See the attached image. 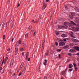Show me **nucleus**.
I'll return each mask as SVG.
<instances>
[{
	"instance_id": "nucleus-14",
	"label": "nucleus",
	"mask_w": 79,
	"mask_h": 79,
	"mask_svg": "<svg viewBox=\"0 0 79 79\" xmlns=\"http://www.w3.org/2000/svg\"><path fill=\"white\" fill-rule=\"evenodd\" d=\"M70 22H71V23L72 24H73V25H76V23L74 22H73V21H70Z\"/></svg>"
},
{
	"instance_id": "nucleus-27",
	"label": "nucleus",
	"mask_w": 79,
	"mask_h": 79,
	"mask_svg": "<svg viewBox=\"0 0 79 79\" xmlns=\"http://www.w3.org/2000/svg\"><path fill=\"white\" fill-rule=\"evenodd\" d=\"M73 68L69 69V71H70V72H71V71H73Z\"/></svg>"
},
{
	"instance_id": "nucleus-26",
	"label": "nucleus",
	"mask_w": 79,
	"mask_h": 79,
	"mask_svg": "<svg viewBox=\"0 0 79 79\" xmlns=\"http://www.w3.org/2000/svg\"><path fill=\"white\" fill-rule=\"evenodd\" d=\"M20 51H23V48H21L20 49Z\"/></svg>"
},
{
	"instance_id": "nucleus-7",
	"label": "nucleus",
	"mask_w": 79,
	"mask_h": 79,
	"mask_svg": "<svg viewBox=\"0 0 79 79\" xmlns=\"http://www.w3.org/2000/svg\"><path fill=\"white\" fill-rule=\"evenodd\" d=\"M58 27L59 29H63V28H64V26H61L60 25H58Z\"/></svg>"
},
{
	"instance_id": "nucleus-29",
	"label": "nucleus",
	"mask_w": 79,
	"mask_h": 79,
	"mask_svg": "<svg viewBox=\"0 0 79 79\" xmlns=\"http://www.w3.org/2000/svg\"><path fill=\"white\" fill-rule=\"evenodd\" d=\"M75 10H79V9H78V8L77 7H75Z\"/></svg>"
},
{
	"instance_id": "nucleus-20",
	"label": "nucleus",
	"mask_w": 79,
	"mask_h": 79,
	"mask_svg": "<svg viewBox=\"0 0 79 79\" xmlns=\"http://www.w3.org/2000/svg\"><path fill=\"white\" fill-rule=\"evenodd\" d=\"M26 67L25 66L24 69L23 70V71L24 72H25V71H26Z\"/></svg>"
},
{
	"instance_id": "nucleus-42",
	"label": "nucleus",
	"mask_w": 79,
	"mask_h": 79,
	"mask_svg": "<svg viewBox=\"0 0 79 79\" xmlns=\"http://www.w3.org/2000/svg\"><path fill=\"white\" fill-rule=\"evenodd\" d=\"M47 76H45L44 77V79H47Z\"/></svg>"
},
{
	"instance_id": "nucleus-9",
	"label": "nucleus",
	"mask_w": 79,
	"mask_h": 79,
	"mask_svg": "<svg viewBox=\"0 0 79 79\" xmlns=\"http://www.w3.org/2000/svg\"><path fill=\"white\" fill-rule=\"evenodd\" d=\"M6 59L5 60H4V61H3V60L2 62V64L1 66H2V65H3V64L4 63V64H5L6 63Z\"/></svg>"
},
{
	"instance_id": "nucleus-11",
	"label": "nucleus",
	"mask_w": 79,
	"mask_h": 79,
	"mask_svg": "<svg viewBox=\"0 0 79 79\" xmlns=\"http://www.w3.org/2000/svg\"><path fill=\"white\" fill-rule=\"evenodd\" d=\"M73 67V65L72 64H69V69H70V68H71Z\"/></svg>"
},
{
	"instance_id": "nucleus-28",
	"label": "nucleus",
	"mask_w": 79,
	"mask_h": 79,
	"mask_svg": "<svg viewBox=\"0 0 79 79\" xmlns=\"http://www.w3.org/2000/svg\"><path fill=\"white\" fill-rule=\"evenodd\" d=\"M74 68L75 71H77V69L76 67H75Z\"/></svg>"
},
{
	"instance_id": "nucleus-43",
	"label": "nucleus",
	"mask_w": 79,
	"mask_h": 79,
	"mask_svg": "<svg viewBox=\"0 0 79 79\" xmlns=\"http://www.w3.org/2000/svg\"><path fill=\"white\" fill-rule=\"evenodd\" d=\"M28 57H29V56H26V59H27V60Z\"/></svg>"
},
{
	"instance_id": "nucleus-36",
	"label": "nucleus",
	"mask_w": 79,
	"mask_h": 79,
	"mask_svg": "<svg viewBox=\"0 0 79 79\" xmlns=\"http://www.w3.org/2000/svg\"><path fill=\"white\" fill-rule=\"evenodd\" d=\"M29 52H27V56H29Z\"/></svg>"
},
{
	"instance_id": "nucleus-52",
	"label": "nucleus",
	"mask_w": 79,
	"mask_h": 79,
	"mask_svg": "<svg viewBox=\"0 0 79 79\" xmlns=\"http://www.w3.org/2000/svg\"><path fill=\"white\" fill-rule=\"evenodd\" d=\"M3 69H2V67H0V70L1 71V70H2Z\"/></svg>"
},
{
	"instance_id": "nucleus-33",
	"label": "nucleus",
	"mask_w": 79,
	"mask_h": 79,
	"mask_svg": "<svg viewBox=\"0 0 79 79\" xmlns=\"http://www.w3.org/2000/svg\"><path fill=\"white\" fill-rule=\"evenodd\" d=\"M68 55H69V56H72V55L70 53H68Z\"/></svg>"
},
{
	"instance_id": "nucleus-56",
	"label": "nucleus",
	"mask_w": 79,
	"mask_h": 79,
	"mask_svg": "<svg viewBox=\"0 0 79 79\" xmlns=\"http://www.w3.org/2000/svg\"><path fill=\"white\" fill-rule=\"evenodd\" d=\"M22 55L23 56H24V52L22 53Z\"/></svg>"
},
{
	"instance_id": "nucleus-50",
	"label": "nucleus",
	"mask_w": 79,
	"mask_h": 79,
	"mask_svg": "<svg viewBox=\"0 0 79 79\" xmlns=\"http://www.w3.org/2000/svg\"><path fill=\"white\" fill-rule=\"evenodd\" d=\"M69 26H71V24H72V23H69Z\"/></svg>"
},
{
	"instance_id": "nucleus-39",
	"label": "nucleus",
	"mask_w": 79,
	"mask_h": 79,
	"mask_svg": "<svg viewBox=\"0 0 79 79\" xmlns=\"http://www.w3.org/2000/svg\"><path fill=\"white\" fill-rule=\"evenodd\" d=\"M10 48L8 49H7V51L8 52H10Z\"/></svg>"
},
{
	"instance_id": "nucleus-45",
	"label": "nucleus",
	"mask_w": 79,
	"mask_h": 79,
	"mask_svg": "<svg viewBox=\"0 0 79 79\" xmlns=\"http://www.w3.org/2000/svg\"><path fill=\"white\" fill-rule=\"evenodd\" d=\"M19 6H20V4H19L17 6V8H18V7H19Z\"/></svg>"
},
{
	"instance_id": "nucleus-18",
	"label": "nucleus",
	"mask_w": 79,
	"mask_h": 79,
	"mask_svg": "<svg viewBox=\"0 0 79 79\" xmlns=\"http://www.w3.org/2000/svg\"><path fill=\"white\" fill-rule=\"evenodd\" d=\"M69 51L70 52H72L73 53V52H74V50L72 49H71Z\"/></svg>"
},
{
	"instance_id": "nucleus-41",
	"label": "nucleus",
	"mask_w": 79,
	"mask_h": 79,
	"mask_svg": "<svg viewBox=\"0 0 79 79\" xmlns=\"http://www.w3.org/2000/svg\"><path fill=\"white\" fill-rule=\"evenodd\" d=\"M44 47L42 46V50H43H43H44Z\"/></svg>"
},
{
	"instance_id": "nucleus-34",
	"label": "nucleus",
	"mask_w": 79,
	"mask_h": 79,
	"mask_svg": "<svg viewBox=\"0 0 79 79\" xmlns=\"http://www.w3.org/2000/svg\"><path fill=\"white\" fill-rule=\"evenodd\" d=\"M65 8L66 9H69V8H68V7L66 6L65 7Z\"/></svg>"
},
{
	"instance_id": "nucleus-5",
	"label": "nucleus",
	"mask_w": 79,
	"mask_h": 79,
	"mask_svg": "<svg viewBox=\"0 0 79 79\" xmlns=\"http://www.w3.org/2000/svg\"><path fill=\"white\" fill-rule=\"evenodd\" d=\"M69 24V22H64V25L67 27H68V26H67V25H68Z\"/></svg>"
},
{
	"instance_id": "nucleus-10",
	"label": "nucleus",
	"mask_w": 79,
	"mask_h": 79,
	"mask_svg": "<svg viewBox=\"0 0 79 79\" xmlns=\"http://www.w3.org/2000/svg\"><path fill=\"white\" fill-rule=\"evenodd\" d=\"M73 42H78V40L76 39H73Z\"/></svg>"
},
{
	"instance_id": "nucleus-40",
	"label": "nucleus",
	"mask_w": 79,
	"mask_h": 79,
	"mask_svg": "<svg viewBox=\"0 0 79 79\" xmlns=\"http://www.w3.org/2000/svg\"><path fill=\"white\" fill-rule=\"evenodd\" d=\"M63 40L64 42H66V39H64Z\"/></svg>"
},
{
	"instance_id": "nucleus-61",
	"label": "nucleus",
	"mask_w": 79,
	"mask_h": 79,
	"mask_svg": "<svg viewBox=\"0 0 79 79\" xmlns=\"http://www.w3.org/2000/svg\"><path fill=\"white\" fill-rule=\"evenodd\" d=\"M5 60V59H4V57H3V62L4 61V60Z\"/></svg>"
},
{
	"instance_id": "nucleus-38",
	"label": "nucleus",
	"mask_w": 79,
	"mask_h": 79,
	"mask_svg": "<svg viewBox=\"0 0 79 79\" xmlns=\"http://www.w3.org/2000/svg\"><path fill=\"white\" fill-rule=\"evenodd\" d=\"M45 8H46V7H45V6H43V9H45Z\"/></svg>"
},
{
	"instance_id": "nucleus-37",
	"label": "nucleus",
	"mask_w": 79,
	"mask_h": 79,
	"mask_svg": "<svg viewBox=\"0 0 79 79\" xmlns=\"http://www.w3.org/2000/svg\"><path fill=\"white\" fill-rule=\"evenodd\" d=\"M73 65L74 66V67H76V64L75 63H73Z\"/></svg>"
},
{
	"instance_id": "nucleus-1",
	"label": "nucleus",
	"mask_w": 79,
	"mask_h": 79,
	"mask_svg": "<svg viewBox=\"0 0 79 79\" xmlns=\"http://www.w3.org/2000/svg\"><path fill=\"white\" fill-rule=\"evenodd\" d=\"M59 45L60 47H63L65 45V43L63 41L60 42L59 43Z\"/></svg>"
},
{
	"instance_id": "nucleus-12",
	"label": "nucleus",
	"mask_w": 79,
	"mask_h": 79,
	"mask_svg": "<svg viewBox=\"0 0 79 79\" xmlns=\"http://www.w3.org/2000/svg\"><path fill=\"white\" fill-rule=\"evenodd\" d=\"M69 46L67 45V46H64L63 47V48L64 49H66V48H69Z\"/></svg>"
},
{
	"instance_id": "nucleus-4",
	"label": "nucleus",
	"mask_w": 79,
	"mask_h": 79,
	"mask_svg": "<svg viewBox=\"0 0 79 79\" xmlns=\"http://www.w3.org/2000/svg\"><path fill=\"white\" fill-rule=\"evenodd\" d=\"M76 21L75 22L76 23H79V18H77L76 17V18L75 19Z\"/></svg>"
},
{
	"instance_id": "nucleus-35",
	"label": "nucleus",
	"mask_w": 79,
	"mask_h": 79,
	"mask_svg": "<svg viewBox=\"0 0 79 79\" xmlns=\"http://www.w3.org/2000/svg\"><path fill=\"white\" fill-rule=\"evenodd\" d=\"M59 58H61V55H60V54H59Z\"/></svg>"
},
{
	"instance_id": "nucleus-60",
	"label": "nucleus",
	"mask_w": 79,
	"mask_h": 79,
	"mask_svg": "<svg viewBox=\"0 0 79 79\" xmlns=\"http://www.w3.org/2000/svg\"><path fill=\"white\" fill-rule=\"evenodd\" d=\"M49 2V0H46V2Z\"/></svg>"
},
{
	"instance_id": "nucleus-16",
	"label": "nucleus",
	"mask_w": 79,
	"mask_h": 79,
	"mask_svg": "<svg viewBox=\"0 0 79 79\" xmlns=\"http://www.w3.org/2000/svg\"><path fill=\"white\" fill-rule=\"evenodd\" d=\"M71 15L72 16H74L75 15H76V14L74 12H72L71 13Z\"/></svg>"
},
{
	"instance_id": "nucleus-30",
	"label": "nucleus",
	"mask_w": 79,
	"mask_h": 79,
	"mask_svg": "<svg viewBox=\"0 0 79 79\" xmlns=\"http://www.w3.org/2000/svg\"><path fill=\"white\" fill-rule=\"evenodd\" d=\"M3 23H2L1 24V25H0V26H3Z\"/></svg>"
},
{
	"instance_id": "nucleus-8",
	"label": "nucleus",
	"mask_w": 79,
	"mask_h": 79,
	"mask_svg": "<svg viewBox=\"0 0 79 79\" xmlns=\"http://www.w3.org/2000/svg\"><path fill=\"white\" fill-rule=\"evenodd\" d=\"M61 36L62 37L64 38V37H67V35L66 34H62L61 35Z\"/></svg>"
},
{
	"instance_id": "nucleus-31",
	"label": "nucleus",
	"mask_w": 79,
	"mask_h": 79,
	"mask_svg": "<svg viewBox=\"0 0 79 79\" xmlns=\"http://www.w3.org/2000/svg\"><path fill=\"white\" fill-rule=\"evenodd\" d=\"M55 44H56V46H58V43H57V42H56Z\"/></svg>"
},
{
	"instance_id": "nucleus-6",
	"label": "nucleus",
	"mask_w": 79,
	"mask_h": 79,
	"mask_svg": "<svg viewBox=\"0 0 79 79\" xmlns=\"http://www.w3.org/2000/svg\"><path fill=\"white\" fill-rule=\"evenodd\" d=\"M74 49L77 50V51H79V47L77 46H76L74 47Z\"/></svg>"
},
{
	"instance_id": "nucleus-32",
	"label": "nucleus",
	"mask_w": 79,
	"mask_h": 79,
	"mask_svg": "<svg viewBox=\"0 0 79 79\" xmlns=\"http://www.w3.org/2000/svg\"><path fill=\"white\" fill-rule=\"evenodd\" d=\"M5 35H3V40L5 39Z\"/></svg>"
},
{
	"instance_id": "nucleus-15",
	"label": "nucleus",
	"mask_w": 79,
	"mask_h": 79,
	"mask_svg": "<svg viewBox=\"0 0 79 79\" xmlns=\"http://www.w3.org/2000/svg\"><path fill=\"white\" fill-rule=\"evenodd\" d=\"M69 18L71 19H73V16H71V15H69Z\"/></svg>"
},
{
	"instance_id": "nucleus-23",
	"label": "nucleus",
	"mask_w": 79,
	"mask_h": 79,
	"mask_svg": "<svg viewBox=\"0 0 79 79\" xmlns=\"http://www.w3.org/2000/svg\"><path fill=\"white\" fill-rule=\"evenodd\" d=\"M43 6H45V7H46V6H47V4H45L44 3Z\"/></svg>"
},
{
	"instance_id": "nucleus-3",
	"label": "nucleus",
	"mask_w": 79,
	"mask_h": 79,
	"mask_svg": "<svg viewBox=\"0 0 79 79\" xmlns=\"http://www.w3.org/2000/svg\"><path fill=\"white\" fill-rule=\"evenodd\" d=\"M73 30L75 32L79 31V28L78 27H74L73 28Z\"/></svg>"
},
{
	"instance_id": "nucleus-13",
	"label": "nucleus",
	"mask_w": 79,
	"mask_h": 79,
	"mask_svg": "<svg viewBox=\"0 0 79 79\" xmlns=\"http://www.w3.org/2000/svg\"><path fill=\"white\" fill-rule=\"evenodd\" d=\"M28 33H27L25 35V38H27L28 37Z\"/></svg>"
},
{
	"instance_id": "nucleus-22",
	"label": "nucleus",
	"mask_w": 79,
	"mask_h": 79,
	"mask_svg": "<svg viewBox=\"0 0 79 79\" xmlns=\"http://www.w3.org/2000/svg\"><path fill=\"white\" fill-rule=\"evenodd\" d=\"M18 50V48H15V52H17Z\"/></svg>"
},
{
	"instance_id": "nucleus-2",
	"label": "nucleus",
	"mask_w": 79,
	"mask_h": 79,
	"mask_svg": "<svg viewBox=\"0 0 79 79\" xmlns=\"http://www.w3.org/2000/svg\"><path fill=\"white\" fill-rule=\"evenodd\" d=\"M67 69H66L65 70V71H62L61 73L60 74L62 75H64V74H66V71H67Z\"/></svg>"
},
{
	"instance_id": "nucleus-57",
	"label": "nucleus",
	"mask_w": 79,
	"mask_h": 79,
	"mask_svg": "<svg viewBox=\"0 0 79 79\" xmlns=\"http://www.w3.org/2000/svg\"><path fill=\"white\" fill-rule=\"evenodd\" d=\"M8 57H6V60H7V59H8Z\"/></svg>"
},
{
	"instance_id": "nucleus-47",
	"label": "nucleus",
	"mask_w": 79,
	"mask_h": 79,
	"mask_svg": "<svg viewBox=\"0 0 79 79\" xmlns=\"http://www.w3.org/2000/svg\"><path fill=\"white\" fill-rule=\"evenodd\" d=\"M32 22H33V23H35V22H34V20H33Z\"/></svg>"
},
{
	"instance_id": "nucleus-55",
	"label": "nucleus",
	"mask_w": 79,
	"mask_h": 79,
	"mask_svg": "<svg viewBox=\"0 0 79 79\" xmlns=\"http://www.w3.org/2000/svg\"><path fill=\"white\" fill-rule=\"evenodd\" d=\"M77 55H78V56H79V52H78L77 54Z\"/></svg>"
},
{
	"instance_id": "nucleus-53",
	"label": "nucleus",
	"mask_w": 79,
	"mask_h": 79,
	"mask_svg": "<svg viewBox=\"0 0 79 79\" xmlns=\"http://www.w3.org/2000/svg\"><path fill=\"white\" fill-rule=\"evenodd\" d=\"M18 44H16V45H15L16 47H18Z\"/></svg>"
},
{
	"instance_id": "nucleus-48",
	"label": "nucleus",
	"mask_w": 79,
	"mask_h": 79,
	"mask_svg": "<svg viewBox=\"0 0 79 79\" xmlns=\"http://www.w3.org/2000/svg\"><path fill=\"white\" fill-rule=\"evenodd\" d=\"M30 60H31V59L30 58H28V61H30Z\"/></svg>"
},
{
	"instance_id": "nucleus-63",
	"label": "nucleus",
	"mask_w": 79,
	"mask_h": 79,
	"mask_svg": "<svg viewBox=\"0 0 79 79\" xmlns=\"http://www.w3.org/2000/svg\"><path fill=\"white\" fill-rule=\"evenodd\" d=\"M13 38L12 39V42H13Z\"/></svg>"
},
{
	"instance_id": "nucleus-54",
	"label": "nucleus",
	"mask_w": 79,
	"mask_h": 79,
	"mask_svg": "<svg viewBox=\"0 0 79 79\" xmlns=\"http://www.w3.org/2000/svg\"><path fill=\"white\" fill-rule=\"evenodd\" d=\"M56 34V35H59V33L57 32Z\"/></svg>"
},
{
	"instance_id": "nucleus-51",
	"label": "nucleus",
	"mask_w": 79,
	"mask_h": 79,
	"mask_svg": "<svg viewBox=\"0 0 79 79\" xmlns=\"http://www.w3.org/2000/svg\"><path fill=\"white\" fill-rule=\"evenodd\" d=\"M44 65H47V64H46V62H44Z\"/></svg>"
},
{
	"instance_id": "nucleus-24",
	"label": "nucleus",
	"mask_w": 79,
	"mask_h": 79,
	"mask_svg": "<svg viewBox=\"0 0 79 79\" xmlns=\"http://www.w3.org/2000/svg\"><path fill=\"white\" fill-rule=\"evenodd\" d=\"M48 51L46 53H45V55H46L47 56V55H48Z\"/></svg>"
},
{
	"instance_id": "nucleus-21",
	"label": "nucleus",
	"mask_w": 79,
	"mask_h": 79,
	"mask_svg": "<svg viewBox=\"0 0 79 79\" xmlns=\"http://www.w3.org/2000/svg\"><path fill=\"white\" fill-rule=\"evenodd\" d=\"M61 50V49H57V51L58 52H60Z\"/></svg>"
},
{
	"instance_id": "nucleus-62",
	"label": "nucleus",
	"mask_w": 79,
	"mask_h": 79,
	"mask_svg": "<svg viewBox=\"0 0 79 79\" xmlns=\"http://www.w3.org/2000/svg\"><path fill=\"white\" fill-rule=\"evenodd\" d=\"M15 73H14V74H13V76H15Z\"/></svg>"
},
{
	"instance_id": "nucleus-58",
	"label": "nucleus",
	"mask_w": 79,
	"mask_h": 79,
	"mask_svg": "<svg viewBox=\"0 0 79 79\" xmlns=\"http://www.w3.org/2000/svg\"><path fill=\"white\" fill-rule=\"evenodd\" d=\"M2 61V60L1 59H0V62H1Z\"/></svg>"
},
{
	"instance_id": "nucleus-19",
	"label": "nucleus",
	"mask_w": 79,
	"mask_h": 79,
	"mask_svg": "<svg viewBox=\"0 0 79 79\" xmlns=\"http://www.w3.org/2000/svg\"><path fill=\"white\" fill-rule=\"evenodd\" d=\"M0 73H1L2 74L3 73H4V70H0Z\"/></svg>"
},
{
	"instance_id": "nucleus-59",
	"label": "nucleus",
	"mask_w": 79,
	"mask_h": 79,
	"mask_svg": "<svg viewBox=\"0 0 79 79\" xmlns=\"http://www.w3.org/2000/svg\"><path fill=\"white\" fill-rule=\"evenodd\" d=\"M45 41L44 40V42L43 44V45H44V43H45Z\"/></svg>"
},
{
	"instance_id": "nucleus-25",
	"label": "nucleus",
	"mask_w": 79,
	"mask_h": 79,
	"mask_svg": "<svg viewBox=\"0 0 79 79\" xmlns=\"http://www.w3.org/2000/svg\"><path fill=\"white\" fill-rule=\"evenodd\" d=\"M19 44H21V40H19Z\"/></svg>"
},
{
	"instance_id": "nucleus-17",
	"label": "nucleus",
	"mask_w": 79,
	"mask_h": 79,
	"mask_svg": "<svg viewBox=\"0 0 79 79\" xmlns=\"http://www.w3.org/2000/svg\"><path fill=\"white\" fill-rule=\"evenodd\" d=\"M23 65H24V64H23L22 63L20 65L21 69H22Z\"/></svg>"
},
{
	"instance_id": "nucleus-44",
	"label": "nucleus",
	"mask_w": 79,
	"mask_h": 79,
	"mask_svg": "<svg viewBox=\"0 0 79 79\" xmlns=\"http://www.w3.org/2000/svg\"><path fill=\"white\" fill-rule=\"evenodd\" d=\"M21 72L20 73H19V76H21Z\"/></svg>"
},
{
	"instance_id": "nucleus-49",
	"label": "nucleus",
	"mask_w": 79,
	"mask_h": 79,
	"mask_svg": "<svg viewBox=\"0 0 79 79\" xmlns=\"http://www.w3.org/2000/svg\"><path fill=\"white\" fill-rule=\"evenodd\" d=\"M44 61L45 62V63H47V60H45Z\"/></svg>"
},
{
	"instance_id": "nucleus-64",
	"label": "nucleus",
	"mask_w": 79,
	"mask_h": 79,
	"mask_svg": "<svg viewBox=\"0 0 79 79\" xmlns=\"http://www.w3.org/2000/svg\"><path fill=\"white\" fill-rule=\"evenodd\" d=\"M24 45H25V46L26 47V44H24Z\"/></svg>"
},
{
	"instance_id": "nucleus-46",
	"label": "nucleus",
	"mask_w": 79,
	"mask_h": 79,
	"mask_svg": "<svg viewBox=\"0 0 79 79\" xmlns=\"http://www.w3.org/2000/svg\"><path fill=\"white\" fill-rule=\"evenodd\" d=\"M33 35H34V36L35 35V31L34 32V33L33 34Z\"/></svg>"
}]
</instances>
